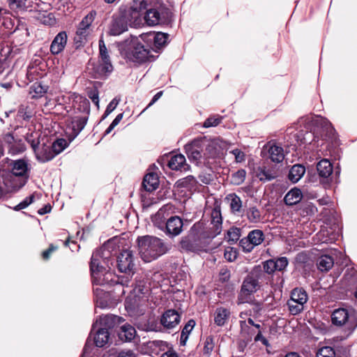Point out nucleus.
Instances as JSON below:
<instances>
[{
    "label": "nucleus",
    "mask_w": 357,
    "mask_h": 357,
    "mask_svg": "<svg viewBox=\"0 0 357 357\" xmlns=\"http://www.w3.org/2000/svg\"><path fill=\"white\" fill-rule=\"evenodd\" d=\"M195 326V321L193 319H190L188 321V323L185 325L183 327L181 334V339L180 342L181 344L185 345L187 340L188 338V335L192 331V328Z\"/></svg>",
    "instance_id": "nucleus-38"
},
{
    "label": "nucleus",
    "mask_w": 357,
    "mask_h": 357,
    "mask_svg": "<svg viewBox=\"0 0 357 357\" xmlns=\"http://www.w3.org/2000/svg\"><path fill=\"white\" fill-rule=\"evenodd\" d=\"M308 299L306 291L303 288H295L291 291L289 301L304 305Z\"/></svg>",
    "instance_id": "nucleus-24"
},
{
    "label": "nucleus",
    "mask_w": 357,
    "mask_h": 357,
    "mask_svg": "<svg viewBox=\"0 0 357 357\" xmlns=\"http://www.w3.org/2000/svg\"><path fill=\"white\" fill-rule=\"evenodd\" d=\"M305 168L304 166L297 164L291 167L289 170L288 178L293 183H297L304 175Z\"/></svg>",
    "instance_id": "nucleus-27"
},
{
    "label": "nucleus",
    "mask_w": 357,
    "mask_h": 357,
    "mask_svg": "<svg viewBox=\"0 0 357 357\" xmlns=\"http://www.w3.org/2000/svg\"><path fill=\"white\" fill-rule=\"evenodd\" d=\"M181 316L175 310H168L160 319L161 324L167 329L176 327L180 322Z\"/></svg>",
    "instance_id": "nucleus-15"
},
{
    "label": "nucleus",
    "mask_w": 357,
    "mask_h": 357,
    "mask_svg": "<svg viewBox=\"0 0 357 357\" xmlns=\"http://www.w3.org/2000/svg\"><path fill=\"white\" fill-rule=\"evenodd\" d=\"M222 121L221 116H213L208 117L204 123L203 126L204 128L215 127L220 124Z\"/></svg>",
    "instance_id": "nucleus-47"
},
{
    "label": "nucleus",
    "mask_w": 357,
    "mask_h": 357,
    "mask_svg": "<svg viewBox=\"0 0 357 357\" xmlns=\"http://www.w3.org/2000/svg\"><path fill=\"white\" fill-rule=\"evenodd\" d=\"M10 166L11 168V174L21 176L22 178L26 177V179H29L31 168L27 160L24 159L13 160Z\"/></svg>",
    "instance_id": "nucleus-13"
},
{
    "label": "nucleus",
    "mask_w": 357,
    "mask_h": 357,
    "mask_svg": "<svg viewBox=\"0 0 357 357\" xmlns=\"http://www.w3.org/2000/svg\"><path fill=\"white\" fill-rule=\"evenodd\" d=\"M331 320L333 324L337 326L345 325L349 330L354 331L357 327V317L345 308L335 310L331 314Z\"/></svg>",
    "instance_id": "nucleus-6"
},
{
    "label": "nucleus",
    "mask_w": 357,
    "mask_h": 357,
    "mask_svg": "<svg viewBox=\"0 0 357 357\" xmlns=\"http://www.w3.org/2000/svg\"><path fill=\"white\" fill-rule=\"evenodd\" d=\"M249 342H250V340H248L244 337L243 340H241L238 342V349L241 354L244 352V350Z\"/></svg>",
    "instance_id": "nucleus-58"
},
{
    "label": "nucleus",
    "mask_w": 357,
    "mask_h": 357,
    "mask_svg": "<svg viewBox=\"0 0 357 357\" xmlns=\"http://www.w3.org/2000/svg\"><path fill=\"white\" fill-rule=\"evenodd\" d=\"M119 102V100L116 98H114L107 105L106 110L105 112V116L109 115L111 112H112L116 107Z\"/></svg>",
    "instance_id": "nucleus-54"
},
{
    "label": "nucleus",
    "mask_w": 357,
    "mask_h": 357,
    "mask_svg": "<svg viewBox=\"0 0 357 357\" xmlns=\"http://www.w3.org/2000/svg\"><path fill=\"white\" fill-rule=\"evenodd\" d=\"M161 357H178L177 354L174 350H168L164 353Z\"/></svg>",
    "instance_id": "nucleus-64"
},
{
    "label": "nucleus",
    "mask_w": 357,
    "mask_h": 357,
    "mask_svg": "<svg viewBox=\"0 0 357 357\" xmlns=\"http://www.w3.org/2000/svg\"><path fill=\"white\" fill-rule=\"evenodd\" d=\"M88 121V117L84 116H75L73 118L70 126L73 129V133L77 135L85 127Z\"/></svg>",
    "instance_id": "nucleus-31"
},
{
    "label": "nucleus",
    "mask_w": 357,
    "mask_h": 357,
    "mask_svg": "<svg viewBox=\"0 0 357 357\" xmlns=\"http://www.w3.org/2000/svg\"><path fill=\"white\" fill-rule=\"evenodd\" d=\"M213 323L211 324V330L215 331L216 327L223 326V308L218 307L213 314Z\"/></svg>",
    "instance_id": "nucleus-40"
},
{
    "label": "nucleus",
    "mask_w": 357,
    "mask_h": 357,
    "mask_svg": "<svg viewBox=\"0 0 357 357\" xmlns=\"http://www.w3.org/2000/svg\"><path fill=\"white\" fill-rule=\"evenodd\" d=\"M110 252L105 246L97 249L92 255L90 270L93 282L96 285H112L116 283L115 275L107 271L105 266H109Z\"/></svg>",
    "instance_id": "nucleus-2"
},
{
    "label": "nucleus",
    "mask_w": 357,
    "mask_h": 357,
    "mask_svg": "<svg viewBox=\"0 0 357 357\" xmlns=\"http://www.w3.org/2000/svg\"><path fill=\"white\" fill-rule=\"evenodd\" d=\"M317 169L320 176L328 178L333 173V165L328 159H323L317 163Z\"/></svg>",
    "instance_id": "nucleus-25"
},
{
    "label": "nucleus",
    "mask_w": 357,
    "mask_h": 357,
    "mask_svg": "<svg viewBox=\"0 0 357 357\" xmlns=\"http://www.w3.org/2000/svg\"><path fill=\"white\" fill-rule=\"evenodd\" d=\"M248 238L255 247L259 245L264 240V232L260 229H254L249 232Z\"/></svg>",
    "instance_id": "nucleus-35"
},
{
    "label": "nucleus",
    "mask_w": 357,
    "mask_h": 357,
    "mask_svg": "<svg viewBox=\"0 0 357 357\" xmlns=\"http://www.w3.org/2000/svg\"><path fill=\"white\" fill-rule=\"evenodd\" d=\"M27 181L26 177L22 178L13 174L8 175L3 181L6 192L10 193L19 190L27 183Z\"/></svg>",
    "instance_id": "nucleus-11"
},
{
    "label": "nucleus",
    "mask_w": 357,
    "mask_h": 357,
    "mask_svg": "<svg viewBox=\"0 0 357 357\" xmlns=\"http://www.w3.org/2000/svg\"><path fill=\"white\" fill-rule=\"evenodd\" d=\"M136 335V331L133 326L130 324L122 326L119 332V337L124 341H131Z\"/></svg>",
    "instance_id": "nucleus-29"
},
{
    "label": "nucleus",
    "mask_w": 357,
    "mask_h": 357,
    "mask_svg": "<svg viewBox=\"0 0 357 357\" xmlns=\"http://www.w3.org/2000/svg\"><path fill=\"white\" fill-rule=\"evenodd\" d=\"M3 139L6 144H8L9 152L12 154L21 153L26 149V146L22 139L15 138L12 133L6 134Z\"/></svg>",
    "instance_id": "nucleus-12"
},
{
    "label": "nucleus",
    "mask_w": 357,
    "mask_h": 357,
    "mask_svg": "<svg viewBox=\"0 0 357 357\" xmlns=\"http://www.w3.org/2000/svg\"><path fill=\"white\" fill-rule=\"evenodd\" d=\"M222 218L220 207L215 208L211 212V227L210 231L205 230L203 222L195 223L190 229L188 234L183 238L181 248L186 251L196 252L199 250L204 243V240L213 238L222 231Z\"/></svg>",
    "instance_id": "nucleus-1"
},
{
    "label": "nucleus",
    "mask_w": 357,
    "mask_h": 357,
    "mask_svg": "<svg viewBox=\"0 0 357 357\" xmlns=\"http://www.w3.org/2000/svg\"><path fill=\"white\" fill-rule=\"evenodd\" d=\"M120 317L112 315L106 314L101 316L98 321H96V325L93 326V329L99 325V328H105L108 331V329L112 328L119 321Z\"/></svg>",
    "instance_id": "nucleus-21"
},
{
    "label": "nucleus",
    "mask_w": 357,
    "mask_h": 357,
    "mask_svg": "<svg viewBox=\"0 0 357 357\" xmlns=\"http://www.w3.org/2000/svg\"><path fill=\"white\" fill-rule=\"evenodd\" d=\"M68 36L65 31L59 32L54 38L50 45V52L52 54H58L61 52L67 43Z\"/></svg>",
    "instance_id": "nucleus-19"
},
{
    "label": "nucleus",
    "mask_w": 357,
    "mask_h": 357,
    "mask_svg": "<svg viewBox=\"0 0 357 357\" xmlns=\"http://www.w3.org/2000/svg\"><path fill=\"white\" fill-rule=\"evenodd\" d=\"M263 268L264 272L272 274L276 271L275 260L269 259L264 262Z\"/></svg>",
    "instance_id": "nucleus-50"
},
{
    "label": "nucleus",
    "mask_w": 357,
    "mask_h": 357,
    "mask_svg": "<svg viewBox=\"0 0 357 357\" xmlns=\"http://www.w3.org/2000/svg\"><path fill=\"white\" fill-rule=\"evenodd\" d=\"M255 342L261 341L264 345H265L266 347L269 346L268 340L262 335V334L260 331H259L258 333L257 334V335L255 336Z\"/></svg>",
    "instance_id": "nucleus-60"
},
{
    "label": "nucleus",
    "mask_w": 357,
    "mask_h": 357,
    "mask_svg": "<svg viewBox=\"0 0 357 357\" xmlns=\"http://www.w3.org/2000/svg\"><path fill=\"white\" fill-rule=\"evenodd\" d=\"M238 255V252L236 248L232 247H227L225 248V259L228 261H235Z\"/></svg>",
    "instance_id": "nucleus-45"
},
{
    "label": "nucleus",
    "mask_w": 357,
    "mask_h": 357,
    "mask_svg": "<svg viewBox=\"0 0 357 357\" xmlns=\"http://www.w3.org/2000/svg\"><path fill=\"white\" fill-rule=\"evenodd\" d=\"M183 226V223L181 218L178 216H172L167 221V231L172 236H177L182 231Z\"/></svg>",
    "instance_id": "nucleus-20"
},
{
    "label": "nucleus",
    "mask_w": 357,
    "mask_h": 357,
    "mask_svg": "<svg viewBox=\"0 0 357 357\" xmlns=\"http://www.w3.org/2000/svg\"><path fill=\"white\" fill-rule=\"evenodd\" d=\"M127 30V24L122 19H116L112 21L109 27V34L119 36Z\"/></svg>",
    "instance_id": "nucleus-28"
},
{
    "label": "nucleus",
    "mask_w": 357,
    "mask_h": 357,
    "mask_svg": "<svg viewBox=\"0 0 357 357\" xmlns=\"http://www.w3.org/2000/svg\"><path fill=\"white\" fill-rule=\"evenodd\" d=\"M132 50L130 54L137 61H144L149 56V51L139 43L137 38L132 39L131 41Z\"/></svg>",
    "instance_id": "nucleus-17"
},
{
    "label": "nucleus",
    "mask_w": 357,
    "mask_h": 357,
    "mask_svg": "<svg viewBox=\"0 0 357 357\" xmlns=\"http://www.w3.org/2000/svg\"><path fill=\"white\" fill-rule=\"evenodd\" d=\"M185 165V158L181 154L172 156L168 162V166L172 170L181 169Z\"/></svg>",
    "instance_id": "nucleus-34"
},
{
    "label": "nucleus",
    "mask_w": 357,
    "mask_h": 357,
    "mask_svg": "<svg viewBox=\"0 0 357 357\" xmlns=\"http://www.w3.org/2000/svg\"><path fill=\"white\" fill-rule=\"evenodd\" d=\"M334 264L333 258L329 255H322L318 258L317 266L319 271H328Z\"/></svg>",
    "instance_id": "nucleus-30"
},
{
    "label": "nucleus",
    "mask_w": 357,
    "mask_h": 357,
    "mask_svg": "<svg viewBox=\"0 0 357 357\" xmlns=\"http://www.w3.org/2000/svg\"><path fill=\"white\" fill-rule=\"evenodd\" d=\"M264 150H267L268 157L274 162H281L284 158L283 148L274 142H268Z\"/></svg>",
    "instance_id": "nucleus-16"
},
{
    "label": "nucleus",
    "mask_w": 357,
    "mask_h": 357,
    "mask_svg": "<svg viewBox=\"0 0 357 357\" xmlns=\"http://www.w3.org/2000/svg\"><path fill=\"white\" fill-rule=\"evenodd\" d=\"M118 357H136V356L130 350H123L119 353Z\"/></svg>",
    "instance_id": "nucleus-61"
},
{
    "label": "nucleus",
    "mask_w": 357,
    "mask_h": 357,
    "mask_svg": "<svg viewBox=\"0 0 357 357\" xmlns=\"http://www.w3.org/2000/svg\"><path fill=\"white\" fill-rule=\"evenodd\" d=\"M89 98L91 99L93 102L98 107H99V98H98V93L96 91L91 92L89 94Z\"/></svg>",
    "instance_id": "nucleus-62"
},
{
    "label": "nucleus",
    "mask_w": 357,
    "mask_h": 357,
    "mask_svg": "<svg viewBox=\"0 0 357 357\" xmlns=\"http://www.w3.org/2000/svg\"><path fill=\"white\" fill-rule=\"evenodd\" d=\"M168 35L164 33L158 32L154 36V44L157 47L162 46L166 43Z\"/></svg>",
    "instance_id": "nucleus-48"
},
{
    "label": "nucleus",
    "mask_w": 357,
    "mask_h": 357,
    "mask_svg": "<svg viewBox=\"0 0 357 357\" xmlns=\"http://www.w3.org/2000/svg\"><path fill=\"white\" fill-rule=\"evenodd\" d=\"M241 236V229L236 227H231L227 230V237L225 236V239L227 238V242L231 244L236 243Z\"/></svg>",
    "instance_id": "nucleus-36"
},
{
    "label": "nucleus",
    "mask_w": 357,
    "mask_h": 357,
    "mask_svg": "<svg viewBox=\"0 0 357 357\" xmlns=\"http://www.w3.org/2000/svg\"><path fill=\"white\" fill-rule=\"evenodd\" d=\"M246 172L244 169L238 170L231 176V183L234 185L241 184L245 178Z\"/></svg>",
    "instance_id": "nucleus-44"
},
{
    "label": "nucleus",
    "mask_w": 357,
    "mask_h": 357,
    "mask_svg": "<svg viewBox=\"0 0 357 357\" xmlns=\"http://www.w3.org/2000/svg\"><path fill=\"white\" fill-rule=\"evenodd\" d=\"M213 348V344L212 342V339L211 337H208L206 339L205 346L204 348V352L206 354L210 353Z\"/></svg>",
    "instance_id": "nucleus-59"
},
{
    "label": "nucleus",
    "mask_w": 357,
    "mask_h": 357,
    "mask_svg": "<svg viewBox=\"0 0 357 357\" xmlns=\"http://www.w3.org/2000/svg\"><path fill=\"white\" fill-rule=\"evenodd\" d=\"M34 199V195H31L29 197H27L25 198L24 200H23L22 202L18 204L17 206H15L14 210L15 211H20L23 208H26L28 206H29Z\"/></svg>",
    "instance_id": "nucleus-51"
},
{
    "label": "nucleus",
    "mask_w": 357,
    "mask_h": 357,
    "mask_svg": "<svg viewBox=\"0 0 357 357\" xmlns=\"http://www.w3.org/2000/svg\"><path fill=\"white\" fill-rule=\"evenodd\" d=\"M47 86L43 85L41 83L36 82L31 87L30 93L32 98H38L42 97L47 91Z\"/></svg>",
    "instance_id": "nucleus-37"
},
{
    "label": "nucleus",
    "mask_w": 357,
    "mask_h": 357,
    "mask_svg": "<svg viewBox=\"0 0 357 357\" xmlns=\"http://www.w3.org/2000/svg\"><path fill=\"white\" fill-rule=\"evenodd\" d=\"M205 142V139H195L191 143L186 144L185 150L188 158L195 161L199 160L202 158V152Z\"/></svg>",
    "instance_id": "nucleus-14"
},
{
    "label": "nucleus",
    "mask_w": 357,
    "mask_h": 357,
    "mask_svg": "<svg viewBox=\"0 0 357 357\" xmlns=\"http://www.w3.org/2000/svg\"><path fill=\"white\" fill-rule=\"evenodd\" d=\"M162 96V91L158 92L153 98L150 103L148 105V107L153 105L161 96Z\"/></svg>",
    "instance_id": "nucleus-63"
},
{
    "label": "nucleus",
    "mask_w": 357,
    "mask_h": 357,
    "mask_svg": "<svg viewBox=\"0 0 357 357\" xmlns=\"http://www.w3.org/2000/svg\"><path fill=\"white\" fill-rule=\"evenodd\" d=\"M171 17L169 9L160 6L158 8H149L144 16L146 23L149 26H155L166 23Z\"/></svg>",
    "instance_id": "nucleus-7"
},
{
    "label": "nucleus",
    "mask_w": 357,
    "mask_h": 357,
    "mask_svg": "<svg viewBox=\"0 0 357 357\" xmlns=\"http://www.w3.org/2000/svg\"><path fill=\"white\" fill-rule=\"evenodd\" d=\"M96 70L99 75H106L113 70L108 50L102 38L99 40V61Z\"/></svg>",
    "instance_id": "nucleus-8"
},
{
    "label": "nucleus",
    "mask_w": 357,
    "mask_h": 357,
    "mask_svg": "<svg viewBox=\"0 0 357 357\" xmlns=\"http://www.w3.org/2000/svg\"><path fill=\"white\" fill-rule=\"evenodd\" d=\"M96 13L91 11L87 14L79 23L77 31L76 37L78 38V41L82 42L86 39V37L90 34L91 31V24L94 21Z\"/></svg>",
    "instance_id": "nucleus-10"
},
{
    "label": "nucleus",
    "mask_w": 357,
    "mask_h": 357,
    "mask_svg": "<svg viewBox=\"0 0 357 357\" xmlns=\"http://www.w3.org/2000/svg\"><path fill=\"white\" fill-rule=\"evenodd\" d=\"M109 338V332L105 328H98L94 336V343L98 347H103Z\"/></svg>",
    "instance_id": "nucleus-33"
},
{
    "label": "nucleus",
    "mask_w": 357,
    "mask_h": 357,
    "mask_svg": "<svg viewBox=\"0 0 357 357\" xmlns=\"http://www.w3.org/2000/svg\"><path fill=\"white\" fill-rule=\"evenodd\" d=\"M225 200L229 205L230 211L232 213H240L242 209V202L239 197L235 194H229Z\"/></svg>",
    "instance_id": "nucleus-26"
},
{
    "label": "nucleus",
    "mask_w": 357,
    "mask_h": 357,
    "mask_svg": "<svg viewBox=\"0 0 357 357\" xmlns=\"http://www.w3.org/2000/svg\"><path fill=\"white\" fill-rule=\"evenodd\" d=\"M250 222L257 223L261 220L260 211L256 207L250 208L247 213Z\"/></svg>",
    "instance_id": "nucleus-43"
},
{
    "label": "nucleus",
    "mask_w": 357,
    "mask_h": 357,
    "mask_svg": "<svg viewBox=\"0 0 357 357\" xmlns=\"http://www.w3.org/2000/svg\"><path fill=\"white\" fill-rule=\"evenodd\" d=\"M222 142L219 139H213L208 142L207 144H205L206 151L211 157L216 156L221 151Z\"/></svg>",
    "instance_id": "nucleus-32"
},
{
    "label": "nucleus",
    "mask_w": 357,
    "mask_h": 357,
    "mask_svg": "<svg viewBox=\"0 0 357 357\" xmlns=\"http://www.w3.org/2000/svg\"><path fill=\"white\" fill-rule=\"evenodd\" d=\"M147 6L148 3L146 0H135L133 1L130 9L135 13H139L145 10H147Z\"/></svg>",
    "instance_id": "nucleus-41"
},
{
    "label": "nucleus",
    "mask_w": 357,
    "mask_h": 357,
    "mask_svg": "<svg viewBox=\"0 0 357 357\" xmlns=\"http://www.w3.org/2000/svg\"><path fill=\"white\" fill-rule=\"evenodd\" d=\"M56 247L54 246L53 245H50L49 248L42 253V257L43 259L47 260L50 257L51 254L56 250Z\"/></svg>",
    "instance_id": "nucleus-57"
},
{
    "label": "nucleus",
    "mask_w": 357,
    "mask_h": 357,
    "mask_svg": "<svg viewBox=\"0 0 357 357\" xmlns=\"http://www.w3.org/2000/svg\"><path fill=\"white\" fill-rule=\"evenodd\" d=\"M255 176L260 181L266 183L276 178L278 176V172L275 168L258 167L255 170Z\"/></svg>",
    "instance_id": "nucleus-18"
},
{
    "label": "nucleus",
    "mask_w": 357,
    "mask_h": 357,
    "mask_svg": "<svg viewBox=\"0 0 357 357\" xmlns=\"http://www.w3.org/2000/svg\"><path fill=\"white\" fill-rule=\"evenodd\" d=\"M25 140L30 144L38 162L44 163L54 158L51 142L39 132L27 133L25 135Z\"/></svg>",
    "instance_id": "nucleus-4"
},
{
    "label": "nucleus",
    "mask_w": 357,
    "mask_h": 357,
    "mask_svg": "<svg viewBox=\"0 0 357 357\" xmlns=\"http://www.w3.org/2000/svg\"><path fill=\"white\" fill-rule=\"evenodd\" d=\"M240 246L245 252H250L253 250L255 245H252L250 240L248 238H243L240 241Z\"/></svg>",
    "instance_id": "nucleus-49"
},
{
    "label": "nucleus",
    "mask_w": 357,
    "mask_h": 357,
    "mask_svg": "<svg viewBox=\"0 0 357 357\" xmlns=\"http://www.w3.org/2000/svg\"><path fill=\"white\" fill-rule=\"evenodd\" d=\"M303 194L300 189L294 188L290 190L284 196V202L288 206L295 205L301 202Z\"/></svg>",
    "instance_id": "nucleus-22"
},
{
    "label": "nucleus",
    "mask_w": 357,
    "mask_h": 357,
    "mask_svg": "<svg viewBox=\"0 0 357 357\" xmlns=\"http://www.w3.org/2000/svg\"><path fill=\"white\" fill-rule=\"evenodd\" d=\"M67 145L68 143L64 139H58L53 143H51L54 158L61 153L66 148Z\"/></svg>",
    "instance_id": "nucleus-39"
},
{
    "label": "nucleus",
    "mask_w": 357,
    "mask_h": 357,
    "mask_svg": "<svg viewBox=\"0 0 357 357\" xmlns=\"http://www.w3.org/2000/svg\"><path fill=\"white\" fill-rule=\"evenodd\" d=\"M142 185L146 191L151 192L155 190L159 185V178L155 173L147 174L143 180Z\"/></svg>",
    "instance_id": "nucleus-23"
},
{
    "label": "nucleus",
    "mask_w": 357,
    "mask_h": 357,
    "mask_svg": "<svg viewBox=\"0 0 357 357\" xmlns=\"http://www.w3.org/2000/svg\"><path fill=\"white\" fill-rule=\"evenodd\" d=\"M117 268L121 273L133 274L135 270V262L132 251L125 250L121 252L117 257Z\"/></svg>",
    "instance_id": "nucleus-9"
},
{
    "label": "nucleus",
    "mask_w": 357,
    "mask_h": 357,
    "mask_svg": "<svg viewBox=\"0 0 357 357\" xmlns=\"http://www.w3.org/2000/svg\"><path fill=\"white\" fill-rule=\"evenodd\" d=\"M139 255L145 262H150L165 254L167 247L159 238L153 236H139L137 239Z\"/></svg>",
    "instance_id": "nucleus-3"
},
{
    "label": "nucleus",
    "mask_w": 357,
    "mask_h": 357,
    "mask_svg": "<svg viewBox=\"0 0 357 357\" xmlns=\"http://www.w3.org/2000/svg\"><path fill=\"white\" fill-rule=\"evenodd\" d=\"M40 21L43 24L50 26L55 23V18L52 14H48L47 15H43Z\"/></svg>",
    "instance_id": "nucleus-55"
},
{
    "label": "nucleus",
    "mask_w": 357,
    "mask_h": 357,
    "mask_svg": "<svg viewBox=\"0 0 357 357\" xmlns=\"http://www.w3.org/2000/svg\"><path fill=\"white\" fill-rule=\"evenodd\" d=\"M287 305L289 310L291 314L296 315L300 314L304 309V305L295 303L294 301H288Z\"/></svg>",
    "instance_id": "nucleus-46"
},
{
    "label": "nucleus",
    "mask_w": 357,
    "mask_h": 357,
    "mask_svg": "<svg viewBox=\"0 0 357 357\" xmlns=\"http://www.w3.org/2000/svg\"><path fill=\"white\" fill-rule=\"evenodd\" d=\"M276 271H282L288 265L287 258L282 257L275 261Z\"/></svg>",
    "instance_id": "nucleus-52"
},
{
    "label": "nucleus",
    "mask_w": 357,
    "mask_h": 357,
    "mask_svg": "<svg viewBox=\"0 0 357 357\" xmlns=\"http://www.w3.org/2000/svg\"><path fill=\"white\" fill-rule=\"evenodd\" d=\"M26 0H8L9 6L12 9L22 8L25 7Z\"/></svg>",
    "instance_id": "nucleus-53"
},
{
    "label": "nucleus",
    "mask_w": 357,
    "mask_h": 357,
    "mask_svg": "<svg viewBox=\"0 0 357 357\" xmlns=\"http://www.w3.org/2000/svg\"><path fill=\"white\" fill-rule=\"evenodd\" d=\"M241 335L248 340H252V335L255 333L254 328L248 326L245 321H241Z\"/></svg>",
    "instance_id": "nucleus-42"
},
{
    "label": "nucleus",
    "mask_w": 357,
    "mask_h": 357,
    "mask_svg": "<svg viewBox=\"0 0 357 357\" xmlns=\"http://www.w3.org/2000/svg\"><path fill=\"white\" fill-rule=\"evenodd\" d=\"M264 274L259 266H255L245 276L241 286V293L244 296H250L261 287L260 280Z\"/></svg>",
    "instance_id": "nucleus-5"
},
{
    "label": "nucleus",
    "mask_w": 357,
    "mask_h": 357,
    "mask_svg": "<svg viewBox=\"0 0 357 357\" xmlns=\"http://www.w3.org/2000/svg\"><path fill=\"white\" fill-rule=\"evenodd\" d=\"M230 153L234 155L236 162H241L244 160L245 155L241 151L238 149H234Z\"/></svg>",
    "instance_id": "nucleus-56"
}]
</instances>
